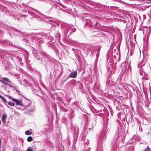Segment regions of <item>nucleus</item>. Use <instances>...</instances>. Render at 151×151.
I'll use <instances>...</instances> for the list:
<instances>
[{"mask_svg": "<svg viewBox=\"0 0 151 151\" xmlns=\"http://www.w3.org/2000/svg\"><path fill=\"white\" fill-rule=\"evenodd\" d=\"M14 31H15L16 32H19L20 31L16 29H14Z\"/></svg>", "mask_w": 151, "mask_h": 151, "instance_id": "obj_18", "label": "nucleus"}, {"mask_svg": "<svg viewBox=\"0 0 151 151\" xmlns=\"http://www.w3.org/2000/svg\"><path fill=\"white\" fill-rule=\"evenodd\" d=\"M150 148L149 147V146H147V149H146V150H145L144 151H149L150 150Z\"/></svg>", "mask_w": 151, "mask_h": 151, "instance_id": "obj_16", "label": "nucleus"}, {"mask_svg": "<svg viewBox=\"0 0 151 151\" xmlns=\"http://www.w3.org/2000/svg\"><path fill=\"white\" fill-rule=\"evenodd\" d=\"M8 104L9 105L12 106H14V104L12 102H9L8 103Z\"/></svg>", "mask_w": 151, "mask_h": 151, "instance_id": "obj_12", "label": "nucleus"}, {"mask_svg": "<svg viewBox=\"0 0 151 151\" xmlns=\"http://www.w3.org/2000/svg\"><path fill=\"white\" fill-rule=\"evenodd\" d=\"M0 81L1 82H2V83H4L5 85H7V83H5V82H4V81H2V80H0Z\"/></svg>", "mask_w": 151, "mask_h": 151, "instance_id": "obj_17", "label": "nucleus"}, {"mask_svg": "<svg viewBox=\"0 0 151 151\" xmlns=\"http://www.w3.org/2000/svg\"><path fill=\"white\" fill-rule=\"evenodd\" d=\"M24 12H27V11L26 10H24Z\"/></svg>", "mask_w": 151, "mask_h": 151, "instance_id": "obj_22", "label": "nucleus"}, {"mask_svg": "<svg viewBox=\"0 0 151 151\" xmlns=\"http://www.w3.org/2000/svg\"><path fill=\"white\" fill-rule=\"evenodd\" d=\"M12 101L15 102L17 105L22 106V101L20 100H18L14 98H12Z\"/></svg>", "mask_w": 151, "mask_h": 151, "instance_id": "obj_2", "label": "nucleus"}, {"mask_svg": "<svg viewBox=\"0 0 151 151\" xmlns=\"http://www.w3.org/2000/svg\"><path fill=\"white\" fill-rule=\"evenodd\" d=\"M45 132H46V130H45Z\"/></svg>", "mask_w": 151, "mask_h": 151, "instance_id": "obj_28", "label": "nucleus"}, {"mask_svg": "<svg viewBox=\"0 0 151 151\" xmlns=\"http://www.w3.org/2000/svg\"><path fill=\"white\" fill-rule=\"evenodd\" d=\"M129 150H132H132H134V149H133V148L132 147V148H131V150H130V149H129Z\"/></svg>", "mask_w": 151, "mask_h": 151, "instance_id": "obj_20", "label": "nucleus"}, {"mask_svg": "<svg viewBox=\"0 0 151 151\" xmlns=\"http://www.w3.org/2000/svg\"><path fill=\"white\" fill-rule=\"evenodd\" d=\"M10 58H11V59L12 60H13L12 58L11 57H10Z\"/></svg>", "mask_w": 151, "mask_h": 151, "instance_id": "obj_24", "label": "nucleus"}, {"mask_svg": "<svg viewBox=\"0 0 151 151\" xmlns=\"http://www.w3.org/2000/svg\"><path fill=\"white\" fill-rule=\"evenodd\" d=\"M10 86L12 87H14L13 86H12L11 85H10Z\"/></svg>", "mask_w": 151, "mask_h": 151, "instance_id": "obj_23", "label": "nucleus"}, {"mask_svg": "<svg viewBox=\"0 0 151 151\" xmlns=\"http://www.w3.org/2000/svg\"><path fill=\"white\" fill-rule=\"evenodd\" d=\"M50 143H51V142H50V141H48V143H47L48 144H50Z\"/></svg>", "mask_w": 151, "mask_h": 151, "instance_id": "obj_21", "label": "nucleus"}, {"mask_svg": "<svg viewBox=\"0 0 151 151\" xmlns=\"http://www.w3.org/2000/svg\"><path fill=\"white\" fill-rule=\"evenodd\" d=\"M35 10L37 13L36 15H35V14L34 12L30 11H28V13L29 14L33 15L34 17L37 18L40 17L41 18V19L44 20V17L45 16L41 13L40 12L37 10Z\"/></svg>", "mask_w": 151, "mask_h": 151, "instance_id": "obj_1", "label": "nucleus"}, {"mask_svg": "<svg viewBox=\"0 0 151 151\" xmlns=\"http://www.w3.org/2000/svg\"><path fill=\"white\" fill-rule=\"evenodd\" d=\"M77 75V73L76 71H74L71 72L70 74V77L74 78H76Z\"/></svg>", "mask_w": 151, "mask_h": 151, "instance_id": "obj_4", "label": "nucleus"}, {"mask_svg": "<svg viewBox=\"0 0 151 151\" xmlns=\"http://www.w3.org/2000/svg\"><path fill=\"white\" fill-rule=\"evenodd\" d=\"M36 150V148L35 146H32L28 148L26 151H35Z\"/></svg>", "mask_w": 151, "mask_h": 151, "instance_id": "obj_6", "label": "nucleus"}, {"mask_svg": "<svg viewBox=\"0 0 151 151\" xmlns=\"http://www.w3.org/2000/svg\"><path fill=\"white\" fill-rule=\"evenodd\" d=\"M29 104H31V102H30Z\"/></svg>", "mask_w": 151, "mask_h": 151, "instance_id": "obj_29", "label": "nucleus"}, {"mask_svg": "<svg viewBox=\"0 0 151 151\" xmlns=\"http://www.w3.org/2000/svg\"><path fill=\"white\" fill-rule=\"evenodd\" d=\"M2 79L3 81H5V82H6L7 83H12V82L10 80H9V79L8 78H2Z\"/></svg>", "mask_w": 151, "mask_h": 151, "instance_id": "obj_7", "label": "nucleus"}, {"mask_svg": "<svg viewBox=\"0 0 151 151\" xmlns=\"http://www.w3.org/2000/svg\"><path fill=\"white\" fill-rule=\"evenodd\" d=\"M34 56L38 60H39L40 58H39L38 56H37V54H34Z\"/></svg>", "mask_w": 151, "mask_h": 151, "instance_id": "obj_15", "label": "nucleus"}, {"mask_svg": "<svg viewBox=\"0 0 151 151\" xmlns=\"http://www.w3.org/2000/svg\"><path fill=\"white\" fill-rule=\"evenodd\" d=\"M23 84L25 87L31 88V84L29 83L28 81L26 80H23Z\"/></svg>", "mask_w": 151, "mask_h": 151, "instance_id": "obj_3", "label": "nucleus"}, {"mask_svg": "<svg viewBox=\"0 0 151 151\" xmlns=\"http://www.w3.org/2000/svg\"><path fill=\"white\" fill-rule=\"evenodd\" d=\"M0 98L2 99V100L5 103H6L7 101H6V99L4 98L3 97L1 96Z\"/></svg>", "mask_w": 151, "mask_h": 151, "instance_id": "obj_11", "label": "nucleus"}, {"mask_svg": "<svg viewBox=\"0 0 151 151\" xmlns=\"http://www.w3.org/2000/svg\"><path fill=\"white\" fill-rule=\"evenodd\" d=\"M50 146L51 147L52 146V144H50Z\"/></svg>", "mask_w": 151, "mask_h": 151, "instance_id": "obj_26", "label": "nucleus"}, {"mask_svg": "<svg viewBox=\"0 0 151 151\" xmlns=\"http://www.w3.org/2000/svg\"><path fill=\"white\" fill-rule=\"evenodd\" d=\"M8 96V98H9V99L11 98V99H12V98L10 96Z\"/></svg>", "mask_w": 151, "mask_h": 151, "instance_id": "obj_19", "label": "nucleus"}, {"mask_svg": "<svg viewBox=\"0 0 151 151\" xmlns=\"http://www.w3.org/2000/svg\"><path fill=\"white\" fill-rule=\"evenodd\" d=\"M22 16V14H19L18 16L17 17V20H19V19L20 18V17H21Z\"/></svg>", "mask_w": 151, "mask_h": 151, "instance_id": "obj_13", "label": "nucleus"}, {"mask_svg": "<svg viewBox=\"0 0 151 151\" xmlns=\"http://www.w3.org/2000/svg\"><path fill=\"white\" fill-rule=\"evenodd\" d=\"M100 24L99 23H96V24H95L94 27L97 28H99V27Z\"/></svg>", "mask_w": 151, "mask_h": 151, "instance_id": "obj_8", "label": "nucleus"}, {"mask_svg": "<svg viewBox=\"0 0 151 151\" xmlns=\"http://www.w3.org/2000/svg\"><path fill=\"white\" fill-rule=\"evenodd\" d=\"M46 108L47 109V106H46Z\"/></svg>", "mask_w": 151, "mask_h": 151, "instance_id": "obj_27", "label": "nucleus"}, {"mask_svg": "<svg viewBox=\"0 0 151 151\" xmlns=\"http://www.w3.org/2000/svg\"><path fill=\"white\" fill-rule=\"evenodd\" d=\"M42 99L43 100L45 103V101H47V99H45L44 96L43 97H42Z\"/></svg>", "mask_w": 151, "mask_h": 151, "instance_id": "obj_14", "label": "nucleus"}, {"mask_svg": "<svg viewBox=\"0 0 151 151\" xmlns=\"http://www.w3.org/2000/svg\"><path fill=\"white\" fill-rule=\"evenodd\" d=\"M32 137L31 136H29L28 137L27 139V141L29 142H30L32 140Z\"/></svg>", "mask_w": 151, "mask_h": 151, "instance_id": "obj_9", "label": "nucleus"}, {"mask_svg": "<svg viewBox=\"0 0 151 151\" xmlns=\"http://www.w3.org/2000/svg\"><path fill=\"white\" fill-rule=\"evenodd\" d=\"M26 106V107H27L28 106H29L28 105H27V106Z\"/></svg>", "mask_w": 151, "mask_h": 151, "instance_id": "obj_25", "label": "nucleus"}, {"mask_svg": "<svg viewBox=\"0 0 151 151\" xmlns=\"http://www.w3.org/2000/svg\"><path fill=\"white\" fill-rule=\"evenodd\" d=\"M7 117V116L5 114H3L2 116L1 119L4 124H5L6 122V119Z\"/></svg>", "mask_w": 151, "mask_h": 151, "instance_id": "obj_5", "label": "nucleus"}, {"mask_svg": "<svg viewBox=\"0 0 151 151\" xmlns=\"http://www.w3.org/2000/svg\"><path fill=\"white\" fill-rule=\"evenodd\" d=\"M25 134L27 135H30L32 134V133L29 132L28 130H27L25 131Z\"/></svg>", "mask_w": 151, "mask_h": 151, "instance_id": "obj_10", "label": "nucleus"}]
</instances>
